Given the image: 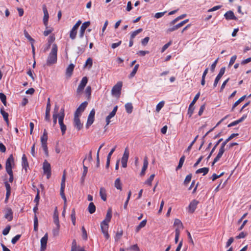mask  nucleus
<instances>
[{"mask_svg":"<svg viewBox=\"0 0 251 251\" xmlns=\"http://www.w3.org/2000/svg\"><path fill=\"white\" fill-rule=\"evenodd\" d=\"M111 217L112 209L111 208H110L107 211L105 219L100 224V228L101 232L106 239H108L109 237L108 232V223L110 221Z\"/></svg>","mask_w":251,"mask_h":251,"instance_id":"nucleus-1","label":"nucleus"},{"mask_svg":"<svg viewBox=\"0 0 251 251\" xmlns=\"http://www.w3.org/2000/svg\"><path fill=\"white\" fill-rule=\"evenodd\" d=\"M57 45L55 44H53L51 51L47 59L46 64L48 66H50L56 63L57 60Z\"/></svg>","mask_w":251,"mask_h":251,"instance_id":"nucleus-2","label":"nucleus"},{"mask_svg":"<svg viewBox=\"0 0 251 251\" xmlns=\"http://www.w3.org/2000/svg\"><path fill=\"white\" fill-rule=\"evenodd\" d=\"M88 42V39L87 36H86L85 38H82V39L79 38L78 44L79 46L77 48L78 53H82L84 51L85 49L87 46Z\"/></svg>","mask_w":251,"mask_h":251,"instance_id":"nucleus-3","label":"nucleus"},{"mask_svg":"<svg viewBox=\"0 0 251 251\" xmlns=\"http://www.w3.org/2000/svg\"><path fill=\"white\" fill-rule=\"evenodd\" d=\"M122 87V82H118L115 85L111 90V94L117 97H119L121 94V91Z\"/></svg>","mask_w":251,"mask_h":251,"instance_id":"nucleus-4","label":"nucleus"},{"mask_svg":"<svg viewBox=\"0 0 251 251\" xmlns=\"http://www.w3.org/2000/svg\"><path fill=\"white\" fill-rule=\"evenodd\" d=\"M43 169L44 173L47 175V178H50L51 176V166L50 164L46 160L43 163Z\"/></svg>","mask_w":251,"mask_h":251,"instance_id":"nucleus-5","label":"nucleus"},{"mask_svg":"<svg viewBox=\"0 0 251 251\" xmlns=\"http://www.w3.org/2000/svg\"><path fill=\"white\" fill-rule=\"evenodd\" d=\"M87 82L88 78L86 76H84L82 78L80 83L77 88L76 92L77 94H79L83 91L84 87L87 83Z\"/></svg>","mask_w":251,"mask_h":251,"instance_id":"nucleus-6","label":"nucleus"},{"mask_svg":"<svg viewBox=\"0 0 251 251\" xmlns=\"http://www.w3.org/2000/svg\"><path fill=\"white\" fill-rule=\"evenodd\" d=\"M95 111L94 109H92L90 111L88 117L87 119V122L86 124V127L87 128H88L89 126L92 125L94 121V118H95Z\"/></svg>","mask_w":251,"mask_h":251,"instance_id":"nucleus-7","label":"nucleus"},{"mask_svg":"<svg viewBox=\"0 0 251 251\" xmlns=\"http://www.w3.org/2000/svg\"><path fill=\"white\" fill-rule=\"evenodd\" d=\"M87 105V102L86 101L82 102L76 110L74 116H77V117H79V116H80L81 115V113L86 108Z\"/></svg>","mask_w":251,"mask_h":251,"instance_id":"nucleus-8","label":"nucleus"},{"mask_svg":"<svg viewBox=\"0 0 251 251\" xmlns=\"http://www.w3.org/2000/svg\"><path fill=\"white\" fill-rule=\"evenodd\" d=\"M51 105L50 103V99H48L47 106L46 109L45 120L47 122H50V111Z\"/></svg>","mask_w":251,"mask_h":251,"instance_id":"nucleus-9","label":"nucleus"},{"mask_svg":"<svg viewBox=\"0 0 251 251\" xmlns=\"http://www.w3.org/2000/svg\"><path fill=\"white\" fill-rule=\"evenodd\" d=\"M43 10L44 12V17H43V23L44 25L46 26V28H48V20L49 18V15L48 13V10L46 5H44L43 6Z\"/></svg>","mask_w":251,"mask_h":251,"instance_id":"nucleus-10","label":"nucleus"},{"mask_svg":"<svg viewBox=\"0 0 251 251\" xmlns=\"http://www.w3.org/2000/svg\"><path fill=\"white\" fill-rule=\"evenodd\" d=\"M48 239V233H46L45 235L43 237L40 241L41 242V249L40 251H44L46 249Z\"/></svg>","mask_w":251,"mask_h":251,"instance_id":"nucleus-11","label":"nucleus"},{"mask_svg":"<svg viewBox=\"0 0 251 251\" xmlns=\"http://www.w3.org/2000/svg\"><path fill=\"white\" fill-rule=\"evenodd\" d=\"M199 203V201L196 200H193L189 204L188 206L189 212L191 213H193L196 210L197 205Z\"/></svg>","mask_w":251,"mask_h":251,"instance_id":"nucleus-12","label":"nucleus"},{"mask_svg":"<svg viewBox=\"0 0 251 251\" xmlns=\"http://www.w3.org/2000/svg\"><path fill=\"white\" fill-rule=\"evenodd\" d=\"M74 125L77 130H80L82 127V124L81 123L80 119L77 116H74Z\"/></svg>","mask_w":251,"mask_h":251,"instance_id":"nucleus-13","label":"nucleus"},{"mask_svg":"<svg viewBox=\"0 0 251 251\" xmlns=\"http://www.w3.org/2000/svg\"><path fill=\"white\" fill-rule=\"evenodd\" d=\"M225 151V147H223L222 146H221V147H220V148L219 149V152H218V154L217 155L216 157L214 159L213 162H212V166L214 165V164L216 162H217L219 160L220 158L223 155Z\"/></svg>","mask_w":251,"mask_h":251,"instance_id":"nucleus-14","label":"nucleus"},{"mask_svg":"<svg viewBox=\"0 0 251 251\" xmlns=\"http://www.w3.org/2000/svg\"><path fill=\"white\" fill-rule=\"evenodd\" d=\"M182 26L183 25L181 22L175 25H174L172 26H170V27L166 30V32L167 33H170L171 32L177 30V29L179 28Z\"/></svg>","mask_w":251,"mask_h":251,"instance_id":"nucleus-15","label":"nucleus"},{"mask_svg":"<svg viewBox=\"0 0 251 251\" xmlns=\"http://www.w3.org/2000/svg\"><path fill=\"white\" fill-rule=\"evenodd\" d=\"M224 16L225 18L227 20H236V18L234 15V13L232 11H228L226 12L225 15Z\"/></svg>","mask_w":251,"mask_h":251,"instance_id":"nucleus-16","label":"nucleus"},{"mask_svg":"<svg viewBox=\"0 0 251 251\" xmlns=\"http://www.w3.org/2000/svg\"><path fill=\"white\" fill-rule=\"evenodd\" d=\"M148 161L147 159V158L146 157L144 158V162H143V166L141 170V172L140 173V176H143L145 174V172L148 168Z\"/></svg>","mask_w":251,"mask_h":251,"instance_id":"nucleus-17","label":"nucleus"},{"mask_svg":"<svg viewBox=\"0 0 251 251\" xmlns=\"http://www.w3.org/2000/svg\"><path fill=\"white\" fill-rule=\"evenodd\" d=\"M22 160L23 168L25 169V172H26L27 168L28 167V163L27 162V158L25 154L23 155Z\"/></svg>","mask_w":251,"mask_h":251,"instance_id":"nucleus-18","label":"nucleus"},{"mask_svg":"<svg viewBox=\"0 0 251 251\" xmlns=\"http://www.w3.org/2000/svg\"><path fill=\"white\" fill-rule=\"evenodd\" d=\"M5 218L10 221L13 219V212L11 208H8L6 209V213L5 214Z\"/></svg>","mask_w":251,"mask_h":251,"instance_id":"nucleus-19","label":"nucleus"},{"mask_svg":"<svg viewBox=\"0 0 251 251\" xmlns=\"http://www.w3.org/2000/svg\"><path fill=\"white\" fill-rule=\"evenodd\" d=\"M0 113L2 115L4 120L6 122L7 126L9 125L8 114L4 110V108H0Z\"/></svg>","mask_w":251,"mask_h":251,"instance_id":"nucleus-20","label":"nucleus"},{"mask_svg":"<svg viewBox=\"0 0 251 251\" xmlns=\"http://www.w3.org/2000/svg\"><path fill=\"white\" fill-rule=\"evenodd\" d=\"M129 151L127 148L125 150L123 157L121 159V162H127L129 157Z\"/></svg>","mask_w":251,"mask_h":251,"instance_id":"nucleus-21","label":"nucleus"},{"mask_svg":"<svg viewBox=\"0 0 251 251\" xmlns=\"http://www.w3.org/2000/svg\"><path fill=\"white\" fill-rule=\"evenodd\" d=\"M48 133L46 129L44 130L43 135L41 137V144L47 143Z\"/></svg>","mask_w":251,"mask_h":251,"instance_id":"nucleus-22","label":"nucleus"},{"mask_svg":"<svg viewBox=\"0 0 251 251\" xmlns=\"http://www.w3.org/2000/svg\"><path fill=\"white\" fill-rule=\"evenodd\" d=\"M100 196L101 199L103 201H106V190L104 188H103V187L100 188Z\"/></svg>","mask_w":251,"mask_h":251,"instance_id":"nucleus-23","label":"nucleus"},{"mask_svg":"<svg viewBox=\"0 0 251 251\" xmlns=\"http://www.w3.org/2000/svg\"><path fill=\"white\" fill-rule=\"evenodd\" d=\"M186 16V14H182V15H181L179 16H178L177 17H176V18H175L174 20H173L172 21H171L170 23H169V25L170 26H172L174 25H175L177 22H178L179 20H181V19H183L184 18H185V17Z\"/></svg>","mask_w":251,"mask_h":251,"instance_id":"nucleus-24","label":"nucleus"},{"mask_svg":"<svg viewBox=\"0 0 251 251\" xmlns=\"http://www.w3.org/2000/svg\"><path fill=\"white\" fill-rule=\"evenodd\" d=\"M14 162V158L12 154L8 158L6 161L5 168H12L11 163Z\"/></svg>","mask_w":251,"mask_h":251,"instance_id":"nucleus-25","label":"nucleus"},{"mask_svg":"<svg viewBox=\"0 0 251 251\" xmlns=\"http://www.w3.org/2000/svg\"><path fill=\"white\" fill-rule=\"evenodd\" d=\"M238 135V133H233L232 134L230 135V136L228 138H227L224 142H223L222 143V144H221V146H222L223 147H225L226 145V144L230 140H231L232 139H233L234 137L237 136Z\"/></svg>","mask_w":251,"mask_h":251,"instance_id":"nucleus-26","label":"nucleus"},{"mask_svg":"<svg viewBox=\"0 0 251 251\" xmlns=\"http://www.w3.org/2000/svg\"><path fill=\"white\" fill-rule=\"evenodd\" d=\"M246 96L244 95L242 96L241 98H240L238 100H237L233 105L232 108L231 109V111H233L234 109V108L238 105L242 101H243L246 98Z\"/></svg>","mask_w":251,"mask_h":251,"instance_id":"nucleus-27","label":"nucleus"},{"mask_svg":"<svg viewBox=\"0 0 251 251\" xmlns=\"http://www.w3.org/2000/svg\"><path fill=\"white\" fill-rule=\"evenodd\" d=\"M209 171V168L207 167H204L202 168L199 169L196 172V174H201L202 173L203 175L204 176L208 173Z\"/></svg>","mask_w":251,"mask_h":251,"instance_id":"nucleus-28","label":"nucleus"},{"mask_svg":"<svg viewBox=\"0 0 251 251\" xmlns=\"http://www.w3.org/2000/svg\"><path fill=\"white\" fill-rule=\"evenodd\" d=\"M125 108L127 113H131L133 110V106L131 103L128 102L125 104Z\"/></svg>","mask_w":251,"mask_h":251,"instance_id":"nucleus-29","label":"nucleus"},{"mask_svg":"<svg viewBox=\"0 0 251 251\" xmlns=\"http://www.w3.org/2000/svg\"><path fill=\"white\" fill-rule=\"evenodd\" d=\"M74 67L75 66L73 64H71L69 65L66 69V75H67L71 76L72 75Z\"/></svg>","mask_w":251,"mask_h":251,"instance_id":"nucleus-30","label":"nucleus"},{"mask_svg":"<svg viewBox=\"0 0 251 251\" xmlns=\"http://www.w3.org/2000/svg\"><path fill=\"white\" fill-rule=\"evenodd\" d=\"M77 30L74 29V28H72L70 32L69 36L70 38L72 40H74L75 39L76 35H77Z\"/></svg>","mask_w":251,"mask_h":251,"instance_id":"nucleus-31","label":"nucleus"},{"mask_svg":"<svg viewBox=\"0 0 251 251\" xmlns=\"http://www.w3.org/2000/svg\"><path fill=\"white\" fill-rule=\"evenodd\" d=\"M88 210L90 214H93L95 212L96 206L93 202H91L89 203L88 207Z\"/></svg>","mask_w":251,"mask_h":251,"instance_id":"nucleus-32","label":"nucleus"},{"mask_svg":"<svg viewBox=\"0 0 251 251\" xmlns=\"http://www.w3.org/2000/svg\"><path fill=\"white\" fill-rule=\"evenodd\" d=\"M114 186L117 189L122 190V183L121 182V180L119 178H117L115 180V183H114Z\"/></svg>","mask_w":251,"mask_h":251,"instance_id":"nucleus-33","label":"nucleus"},{"mask_svg":"<svg viewBox=\"0 0 251 251\" xmlns=\"http://www.w3.org/2000/svg\"><path fill=\"white\" fill-rule=\"evenodd\" d=\"M147 224V220H144L140 223L136 228V231L138 232L142 228L144 227Z\"/></svg>","mask_w":251,"mask_h":251,"instance_id":"nucleus-34","label":"nucleus"},{"mask_svg":"<svg viewBox=\"0 0 251 251\" xmlns=\"http://www.w3.org/2000/svg\"><path fill=\"white\" fill-rule=\"evenodd\" d=\"M223 140V139L221 138V139H220L215 144V145H214V147L213 148V149H212L210 154H209V155L208 156V157H207V159L208 160L210 157H211L212 153L215 150L216 148H217V147L218 146V145L220 144V143Z\"/></svg>","mask_w":251,"mask_h":251,"instance_id":"nucleus-35","label":"nucleus"},{"mask_svg":"<svg viewBox=\"0 0 251 251\" xmlns=\"http://www.w3.org/2000/svg\"><path fill=\"white\" fill-rule=\"evenodd\" d=\"M65 187L61 186L60 187V195L61 198L63 199L65 205H66V203L67 202V199L65 197V194H64V190H65Z\"/></svg>","mask_w":251,"mask_h":251,"instance_id":"nucleus-36","label":"nucleus"},{"mask_svg":"<svg viewBox=\"0 0 251 251\" xmlns=\"http://www.w3.org/2000/svg\"><path fill=\"white\" fill-rule=\"evenodd\" d=\"M65 187L61 186L60 187V195L61 198L63 199L65 205H66V203L67 202V199L65 197V194H64V190H65Z\"/></svg>","mask_w":251,"mask_h":251,"instance_id":"nucleus-37","label":"nucleus"},{"mask_svg":"<svg viewBox=\"0 0 251 251\" xmlns=\"http://www.w3.org/2000/svg\"><path fill=\"white\" fill-rule=\"evenodd\" d=\"M60 226H55V227L52 229V234L54 237L57 236L59 235Z\"/></svg>","mask_w":251,"mask_h":251,"instance_id":"nucleus-38","label":"nucleus"},{"mask_svg":"<svg viewBox=\"0 0 251 251\" xmlns=\"http://www.w3.org/2000/svg\"><path fill=\"white\" fill-rule=\"evenodd\" d=\"M174 226L176 227L183 228V226L182 222L180 220L177 219H175L174 222Z\"/></svg>","mask_w":251,"mask_h":251,"instance_id":"nucleus-39","label":"nucleus"},{"mask_svg":"<svg viewBox=\"0 0 251 251\" xmlns=\"http://www.w3.org/2000/svg\"><path fill=\"white\" fill-rule=\"evenodd\" d=\"M142 30H143V29L142 28H139V29L132 32L130 35V38H131V39H133L135 37V36L137 34H138L139 33L141 32L142 31Z\"/></svg>","mask_w":251,"mask_h":251,"instance_id":"nucleus-40","label":"nucleus"},{"mask_svg":"<svg viewBox=\"0 0 251 251\" xmlns=\"http://www.w3.org/2000/svg\"><path fill=\"white\" fill-rule=\"evenodd\" d=\"M154 174L151 175L150 177L145 182V184L151 186V182L154 179Z\"/></svg>","mask_w":251,"mask_h":251,"instance_id":"nucleus-41","label":"nucleus"},{"mask_svg":"<svg viewBox=\"0 0 251 251\" xmlns=\"http://www.w3.org/2000/svg\"><path fill=\"white\" fill-rule=\"evenodd\" d=\"M71 217L72 223L75 226V209L72 210Z\"/></svg>","mask_w":251,"mask_h":251,"instance_id":"nucleus-42","label":"nucleus"},{"mask_svg":"<svg viewBox=\"0 0 251 251\" xmlns=\"http://www.w3.org/2000/svg\"><path fill=\"white\" fill-rule=\"evenodd\" d=\"M92 64H93L92 59L91 58L89 57L87 59V60L85 62V64L84 65V66L87 67L88 66V68L90 69L92 67Z\"/></svg>","mask_w":251,"mask_h":251,"instance_id":"nucleus-43","label":"nucleus"},{"mask_svg":"<svg viewBox=\"0 0 251 251\" xmlns=\"http://www.w3.org/2000/svg\"><path fill=\"white\" fill-rule=\"evenodd\" d=\"M139 64H136L134 66L132 71L131 72V73L130 74V76H129L130 77H133L135 75V74L138 70V69L139 68Z\"/></svg>","mask_w":251,"mask_h":251,"instance_id":"nucleus-44","label":"nucleus"},{"mask_svg":"<svg viewBox=\"0 0 251 251\" xmlns=\"http://www.w3.org/2000/svg\"><path fill=\"white\" fill-rule=\"evenodd\" d=\"M185 158V156L184 155L182 156L180 158L178 165V166L176 167V170L179 169H180L182 167V165L183 164V163L184 162Z\"/></svg>","mask_w":251,"mask_h":251,"instance_id":"nucleus-45","label":"nucleus"},{"mask_svg":"<svg viewBox=\"0 0 251 251\" xmlns=\"http://www.w3.org/2000/svg\"><path fill=\"white\" fill-rule=\"evenodd\" d=\"M0 99L3 104L6 106V96L2 93H0Z\"/></svg>","mask_w":251,"mask_h":251,"instance_id":"nucleus-46","label":"nucleus"},{"mask_svg":"<svg viewBox=\"0 0 251 251\" xmlns=\"http://www.w3.org/2000/svg\"><path fill=\"white\" fill-rule=\"evenodd\" d=\"M83 171L82 175L81 176L82 181H84V178L86 176V174H87V171H88L87 167L86 166H85L84 165H83Z\"/></svg>","mask_w":251,"mask_h":251,"instance_id":"nucleus-47","label":"nucleus"},{"mask_svg":"<svg viewBox=\"0 0 251 251\" xmlns=\"http://www.w3.org/2000/svg\"><path fill=\"white\" fill-rule=\"evenodd\" d=\"M42 148H43L44 152L46 155V156H49V152L47 147V143L41 144Z\"/></svg>","mask_w":251,"mask_h":251,"instance_id":"nucleus-48","label":"nucleus"},{"mask_svg":"<svg viewBox=\"0 0 251 251\" xmlns=\"http://www.w3.org/2000/svg\"><path fill=\"white\" fill-rule=\"evenodd\" d=\"M90 25V22H86L82 24L80 27V29L85 31L86 28Z\"/></svg>","mask_w":251,"mask_h":251,"instance_id":"nucleus-49","label":"nucleus"},{"mask_svg":"<svg viewBox=\"0 0 251 251\" xmlns=\"http://www.w3.org/2000/svg\"><path fill=\"white\" fill-rule=\"evenodd\" d=\"M194 105H191V103L189 105V108L188 110V114L189 115L190 117H191L194 112V107H193Z\"/></svg>","mask_w":251,"mask_h":251,"instance_id":"nucleus-50","label":"nucleus"},{"mask_svg":"<svg viewBox=\"0 0 251 251\" xmlns=\"http://www.w3.org/2000/svg\"><path fill=\"white\" fill-rule=\"evenodd\" d=\"M59 116V114H56V113H53L52 115L53 118V126H54L57 123V119Z\"/></svg>","mask_w":251,"mask_h":251,"instance_id":"nucleus-51","label":"nucleus"},{"mask_svg":"<svg viewBox=\"0 0 251 251\" xmlns=\"http://www.w3.org/2000/svg\"><path fill=\"white\" fill-rule=\"evenodd\" d=\"M164 102L163 101H160L158 104H157L156 107V111L159 112L161 109L163 107Z\"/></svg>","mask_w":251,"mask_h":251,"instance_id":"nucleus-52","label":"nucleus"},{"mask_svg":"<svg viewBox=\"0 0 251 251\" xmlns=\"http://www.w3.org/2000/svg\"><path fill=\"white\" fill-rule=\"evenodd\" d=\"M21 235L20 234H18L16 235L14 237H13L11 240V243L13 244H15L20 238Z\"/></svg>","mask_w":251,"mask_h":251,"instance_id":"nucleus-53","label":"nucleus"},{"mask_svg":"<svg viewBox=\"0 0 251 251\" xmlns=\"http://www.w3.org/2000/svg\"><path fill=\"white\" fill-rule=\"evenodd\" d=\"M53 222L55 226H60L58 216L57 215L54 214L53 216Z\"/></svg>","mask_w":251,"mask_h":251,"instance_id":"nucleus-54","label":"nucleus"},{"mask_svg":"<svg viewBox=\"0 0 251 251\" xmlns=\"http://www.w3.org/2000/svg\"><path fill=\"white\" fill-rule=\"evenodd\" d=\"M191 178H192L191 174H189V175H187L186 176L185 179L184 180V184L185 185H187L191 181Z\"/></svg>","mask_w":251,"mask_h":251,"instance_id":"nucleus-55","label":"nucleus"},{"mask_svg":"<svg viewBox=\"0 0 251 251\" xmlns=\"http://www.w3.org/2000/svg\"><path fill=\"white\" fill-rule=\"evenodd\" d=\"M82 238L84 240H86L87 239V234L86 230H85V228L83 226L82 227Z\"/></svg>","mask_w":251,"mask_h":251,"instance_id":"nucleus-56","label":"nucleus"},{"mask_svg":"<svg viewBox=\"0 0 251 251\" xmlns=\"http://www.w3.org/2000/svg\"><path fill=\"white\" fill-rule=\"evenodd\" d=\"M24 35L27 39H28L31 42V43H33L34 42V40L31 37V36L29 35V34L26 30L24 31Z\"/></svg>","mask_w":251,"mask_h":251,"instance_id":"nucleus-57","label":"nucleus"},{"mask_svg":"<svg viewBox=\"0 0 251 251\" xmlns=\"http://www.w3.org/2000/svg\"><path fill=\"white\" fill-rule=\"evenodd\" d=\"M172 43V41H169L168 43L164 45L161 50V52H163Z\"/></svg>","mask_w":251,"mask_h":251,"instance_id":"nucleus-58","label":"nucleus"},{"mask_svg":"<svg viewBox=\"0 0 251 251\" xmlns=\"http://www.w3.org/2000/svg\"><path fill=\"white\" fill-rule=\"evenodd\" d=\"M10 226H7L2 231V234L4 235H6L8 234V233L9 232V231L10 230Z\"/></svg>","mask_w":251,"mask_h":251,"instance_id":"nucleus-59","label":"nucleus"},{"mask_svg":"<svg viewBox=\"0 0 251 251\" xmlns=\"http://www.w3.org/2000/svg\"><path fill=\"white\" fill-rule=\"evenodd\" d=\"M64 114H59L58 118V123L59 125L63 124V120L64 118Z\"/></svg>","mask_w":251,"mask_h":251,"instance_id":"nucleus-60","label":"nucleus"},{"mask_svg":"<svg viewBox=\"0 0 251 251\" xmlns=\"http://www.w3.org/2000/svg\"><path fill=\"white\" fill-rule=\"evenodd\" d=\"M150 40L149 37H146L141 41L142 45L145 46L147 45Z\"/></svg>","mask_w":251,"mask_h":251,"instance_id":"nucleus-61","label":"nucleus"},{"mask_svg":"<svg viewBox=\"0 0 251 251\" xmlns=\"http://www.w3.org/2000/svg\"><path fill=\"white\" fill-rule=\"evenodd\" d=\"M77 248L76 242L75 240H74L72 242V245L71 247V251H75Z\"/></svg>","mask_w":251,"mask_h":251,"instance_id":"nucleus-62","label":"nucleus"},{"mask_svg":"<svg viewBox=\"0 0 251 251\" xmlns=\"http://www.w3.org/2000/svg\"><path fill=\"white\" fill-rule=\"evenodd\" d=\"M62 135H64L66 130V126L63 124L59 125Z\"/></svg>","mask_w":251,"mask_h":251,"instance_id":"nucleus-63","label":"nucleus"},{"mask_svg":"<svg viewBox=\"0 0 251 251\" xmlns=\"http://www.w3.org/2000/svg\"><path fill=\"white\" fill-rule=\"evenodd\" d=\"M166 12L165 11V12H158V13H156L154 15V17L157 18V19H159V18L163 17L164 15V14H165V13Z\"/></svg>","mask_w":251,"mask_h":251,"instance_id":"nucleus-64","label":"nucleus"}]
</instances>
